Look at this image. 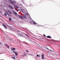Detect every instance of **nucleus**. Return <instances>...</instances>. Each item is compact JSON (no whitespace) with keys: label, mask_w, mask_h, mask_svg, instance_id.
Masks as SVG:
<instances>
[{"label":"nucleus","mask_w":60,"mask_h":60,"mask_svg":"<svg viewBox=\"0 0 60 60\" xmlns=\"http://www.w3.org/2000/svg\"><path fill=\"white\" fill-rule=\"evenodd\" d=\"M14 3L15 4H16V2L15 1H13V2L12 3V4H14Z\"/></svg>","instance_id":"2eb2a0df"},{"label":"nucleus","mask_w":60,"mask_h":60,"mask_svg":"<svg viewBox=\"0 0 60 60\" xmlns=\"http://www.w3.org/2000/svg\"><path fill=\"white\" fill-rule=\"evenodd\" d=\"M8 12H9V14H12V13L11 12L10 10H8Z\"/></svg>","instance_id":"423d86ee"},{"label":"nucleus","mask_w":60,"mask_h":60,"mask_svg":"<svg viewBox=\"0 0 60 60\" xmlns=\"http://www.w3.org/2000/svg\"><path fill=\"white\" fill-rule=\"evenodd\" d=\"M25 34L26 35V36L27 37H28V35H27V34H24V33L23 34Z\"/></svg>","instance_id":"4be33fe9"},{"label":"nucleus","mask_w":60,"mask_h":60,"mask_svg":"<svg viewBox=\"0 0 60 60\" xmlns=\"http://www.w3.org/2000/svg\"><path fill=\"white\" fill-rule=\"evenodd\" d=\"M7 47H8V48H9V46H8V45L7 46Z\"/></svg>","instance_id":"bb28decb"},{"label":"nucleus","mask_w":60,"mask_h":60,"mask_svg":"<svg viewBox=\"0 0 60 60\" xmlns=\"http://www.w3.org/2000/svg\"><path fill=\"white\" fill-rule=\"evenodd\" d=\"M9 8H11V9H14V8H13V7L10 5H9Z\"/></svg>","instance_id":"39448f33"},{"label":"nucleus","mask_w":60,"mask_h":60,"mask_svg":"<svg viewBox=\"0 0 60 60\" xmlns=\"http://www.w3.org/2000/svg\"><path fill=\"white\" fill-rule=\"evenodd\" d=\"M43 35H44V36H45V37H46V35H45V34H44Z\"/></svg>","instance_id":"393cba45"},{"label":"nucleus","mask_w":60,"mask_h":60,"mask_svg":"<svg viewBox=\"0 0 60 60\" xmlns=\"http://www.w3.org/2000/svg\"><path fill=\"white\" fill-rule=\"evenodd\" d=\"M47 49H48V48H47Z\"/></svg>","instance_id":"7c9ffc66"},{"label":"nucleus","mask_w":60,"mask_h":60,"mask_svg":"<svg viewBox=\"0 0 60 60\" xmlns=\"http://www.w3.org/2000/svg\"><path fill=\"white\" fill-rule=\"evenodd\" d=\"M13 13L14 14V15H15V16H17L18 15L17 14V13L15 11H13Z\"/></svg>","instance_id":"f03ea898"},{"label":"nucleus","mask_w":60,"mask_h":60,"mask_svg":"<svg viewBox=\"0 0 60 60\" xmlns=\"http://www.w3.org/2000/svg\"><path fill=\"white\" fill-rule=\"evenodd\" d=\"M37 56L38 57H40L41 56L40 55H37Z\"/></svg>","instance_id":"4468645a"},{"label":"nucleus","mask_w":60,"mask_h":60,"mask_svg":"<svg viewBox=\"0 0 60 60\" xmlns=\"http://www.w3.org/2000/svg\"><path fill=\"white\" fill-rule=\"evenodd\" d=\"M21 11L23 13H24V12H25V10H24V9H22L21 10Z\"/></svg>","instance_id":"9d476101"},{"label":"nucleus","mask_w":60,"mask_h":60,"mask_svg":"<svg viewBox=\"0 0 60 60\" xmlns=\"http://www.w3.org/2000/svg\"><path fill=\"white\" fill-rule=\"evenodd\" d=\"M5 46H8V45H7V44H5Z\"/></svg>","instance_id":"cd10ccee"},{"label":"nucleus","mask_w":60,"mask_h":60,"mask_svg":"<svg viewBox=\"0 0 60 60\" xmlns=\"http://www.w3.org/2000/svg\"><path fill=\"white\" fill-rule=\"evenodd\" d=\"M26 15H27H27H28V14L27 13H26Z\"/></svg>","instance_id":"b1692460"},{"label":"nucleus","mask_w":60,"mask_h":60,"mask_svg":"<svg viewBox=\"0 0 60 60\" xmlns=\"http://www.w3.org/2000/svg\"><path fill=\"white\" fill-rule=\"evenodd\" d=\"M11 50H13H13H15V48H13V49L12 48H11Z\"/></svg>","instance_id":"f8f14e48"},{"label":"nucleus","mask_w":60,"mask_h":60,"mask_svg":"<svg viewBox=\"0 0 60 60\" xmlns=\"http://www.w3.org/2000/svg\"><path fill=\"white\" fill-rule=\"evenodd\" d=\"M22 34H24V33L21 32H19L18 33V37H19V36H20V37H22V36H23V35Z\"/></svg>","instance_id":"f257e3e1"},{"label":"nucleus","mask_w":60,"mask_h":60,"mask_svg":"<svg viewBox=\"0 0 60 60\" xmlns=\"http://www.w3.org/2000/svg\"><path fill=\"white\" fill-rule=\"evenodd\" d=\"M23 16L24 17L25 19H26V16L25 15H23Z\"/></svg>","instance_id":"dca6fc26"},{"label":"nucleus","mask_w":60,"mask_h":60,"mask_svg":"<svg viewBox=\"0 0 60 60\" xmlns=\"http://www.w3.org/2000/svg\"><path fill=\"white\" fill-rule=\"evenodd\" d=\"M14 53H15V55L16 56H17L18 55V53H17V52H15V51H13Z\"/></svg>","instance_id":"6e6552de"},{"label":"nucleus","mask_w":60,"mask_h":60,"mask_svg":"<svg viewBox=\"0 0 60 60\" xmlns=\"http://www.w3.org/2000/svg\"><path fill=\"white\" fill-rule=\"evenodd\" d=\"M5 16H7V14L6 13H4Z\"/></svg>","instance_id":"6ab92c4d"},{"label":"nucleus","mask_w":60,"mask_h":60,"mask_svg":"<svg viewBox=\"0 0 60 60\" xmlns=\"http://www.w3.org/2000/svg\"><path fill=\"white\" fill-rule=\"evenodd\" d=\"M24 4H25V3H24Z\"/></svg>","instance_id":"2f4dec72"},{"label":"nucleus","mask_w":60,"mask_h":60,"mask_svg":"<svg viewBox=\"0 0 60 60\" xmlns=\"http://www.w3.org/2000/svg\"><path fill=\"white\" fill-rule=\"evenodd\" d=\"M24 54L25 55V56H27V55H26V53H24Z\"/></svg>","instance_id":"aec40b11"},{"label":"nucleus","mask_w":60,"mask_h":60,"mask_svg":"<svg viewBox=\"0 0 60 60\" xmlns=\"http://www.w3.org/2000/svg\"><path fill=\"white\" fill-rule=\"evenodd\" d=\"M10 40V41H12V39L11 38H10L9 39Z\"/></svg>","instance_id":"f3484780"},{"label":"nucleus","mask_w":60,"mask_h":60,"mask_svg":"<svg viewBox=\"0 0 60 60\" xmlns=\"http://www.w3.org/2000/svg\"><path fill=\"white\" fill-rule=\"evenodd\" d=\"M16 8H17V9L19 8V7H18L17 6H16Z\"/></svg>","instance_id":"5701e85b"},{"label":"nucleus","mask_w":60,"mask_h":60,"mask_svg":"<svg viewBox=\"0 0 60 60\" xmlns=\"http://www.w3.org/2000/svg\"><path fill=\"white\" fill-rule=\"evenodd\" d=\"M17 16H18V17H19L20 19H23V17L19 15H18Z\"/></svg>","instance_id":"7ed1b4c3"},{"label":"nucleus","mask_w":60,"mask_h":60,"mask_svg":"<svg viewBox=\"0 0 60 60\" xmlns=\"http://www.w3.org/2000/svg\"><path fill=\"white\" fill-rule=\"evenodd\" d=\"M6 13H7V14H8V12H7V11H6Z\"/></svg>","instance_id":"c85d7f7f"},{"label":"nucleus","mask_w":60,"mask_h":60,"mask_svg":"<svg viewBox=\"0 0 60 60\" xmlns=\"http://www.w3.org/2000/svg\"><path fill=\"white\" fill-rule=\"evenodd\" d=\"M50 51H52V50H50Z\"/></svg>","instance_id":"c756f323"},{"label":"nucleus","mask_w":60,"mask_h":60,"mask_svg":"<svg viewBox=\"0 0 60 60\" xmlns=\"http://www.w3.org/2000/svg\"><path fill=\"white\" fill-rule=\"evenodd\" d=\"M41 58L42 59H44V54H43L42 55Z\"/></svg>","instance_id":"20e7f679"},{"label":"nucleus","mask_w":60,"mask_h":60,"mask_svg":"<svg viewBox=\"0 0 60 60\" xmlns=\"http://www.w3.org/2000/svg\"><path fill=\"white\" fill-rule=\"evenodd\" d=\"M2 25H3V26L4 27V28H5V29H7V27L5 26V25H4L3 24H2Z\"/></svg>","instance_id":"1a4fd4ad"},{"label":"nucleus","mask_w":60,"mask_h":60,"mask_svg":"<svg viewBox=\"0 0 60 60\" xmlns=\"http://www.w3.org/2000/svg\"><path fill=\"white\" fill-rule=\"evenodd\" d=\"M33 23L35 25H36V24H37V23L36 22H33Z\"/></svg>","instance_id":"9b49d317"},{"label":"nucleus","mask_w":60,"mask_h":60,"mask_svg":"<svg viewBox=\"0 0 60 60\" xmlns=\"http://www.w3.org/2000/svg\"><path fill=\"white\" fill-rule=\"evenodd\" d=\"M12 58H14V59H15V60H16V59H15V57H14L13 58L12 57Z\"/></svg>","instance_id":"412c9836"},{"label":"nucleus","mask_w":60,"mask_h":60,"mask_svg":"<svg viewBox=\"0 0 60 60\" xmlns=\"http://www.w3.org/2000/svg\"><path fill=\"white\" fill-rule=\"evenodd\" d=\"M26 52H27L28 53L29 52V51H28V50H26Z\"/></svg>","instance_id":"ddd939ff"},{"label":"nucleus","mask_w":60,"mask_h":60,"mask_svg":"<svg viewBox=\"0 0 60 60\" xmlns=\"http://www.w3.org/2000/svg\"><path fill=\"white\" fill-rule=\"evenodd\" d=\"M9 21H11V18H9Z\"/></svg>","instance_id":"a211bd4d"},{"label":"nucleus","mask_w":60,"mask_h":60,"mask_svg":"<svg viewBox=\"0 0 60 60\" xmlns=\"http://www.w3.org/2000/svg\"><path fill=\"white\" fill-rule=\"evenodd\" d=\"M0 45L1 46H3V45L1 44V43H0Z\"/></svg>","instance_id":"a878e982"},{"label":"nucleus","mask_w":60,"mask_h":60,"mask_svg":"<svg viewBox=\"0 0 60 60\" xmlns=\"http://www.w3.org/2000/svg\"><path fill=\"white\" fill-rule=\"evenodd\" d=\"M46 37H47V38H50L51 39V38H51V36H47Z\"/></svg>","instance_id":"0eeeda50"}]
</instances>
